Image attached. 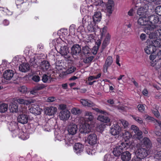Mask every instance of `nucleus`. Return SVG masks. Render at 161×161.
Listing matches in <instances>:
<instances>
[{
	"label": "nucleus",
	"instance_id": "1",
	"mask_svg": "<svg viewBox=\"0 0 161 161\" xmlns=\"http://www.w3.org/2000/svg\"><path fill=\"white\" fill-rule=\"evenodd\" d=\"M91 113L86 111L85 114V117L86 119L84 124L80 125V130L81 132L85 134L88 133L91 131Z\"/></svg>",
	"mask_w": 161,
	"mask_h": 161
},
{
	"label": "nucleus",
	"instance_id": "2",
	"mask_svg": "<svg viewBox=\"0 0 161 161\" xmlns=\"http://www.w3.org/2000/svg\"><path fill=\"white\" fill-rule=\"evenodd\" d=\"M58 52L61 56H64L68 64L73 63L72 58L70 55L69 48L67 45H64L60 46L58 49Z\"/></svg>",
	"mask_w": 161,
	"mask_h": 161
},
{
	"label": "nucleus",
	"instance_id": "3",
	"mask_svg": "<svg viewBox=\"0 0 161 161\" xmlns=\"http://www.w3.org/2000/svg\"><path fill=\"white\" fill-rule=\"evenodd\" d=\"M101 14L100 12H95L92 16L93 23L92 25V30L91 28V36L93 34L96 35V31L97 27V25H96V23L101 20Z\"/></svg>",
	"mask_w": 161,
	"mask_h": 161
},
{
	"label": "nucleus",
	"instance_id": "4",
	"mask_svg": "<svg viewBox=\"0 0 161 161\" xmlns=\"http://www.w3.org/2000/svg\"><path fill=\"white\" fill-rule=\"evenodd\" d=\"M130 146L129 143L126 142H122L120 145L116 146L113 151V153L115 156H120L123 152L124 149L126 150Z\"/></svg>",
	"mask_w": 161,
	"mask_h": 161
},
{
	"label": "nucleus",
	"instance_id": "5",
	"mask_svg": "<svg viewBox=\"0 0 161 161\" xmlns=\"http://www.w3.org/2000/svg\"><path fill=\"white\" fill-rule=\"evenodd\" d=\"M97 120H94L91 119V129L96 130L97 131L102 133L106 127V125L104 123L98 124Z\"/></svg>",
	"mask_w": 161,
	"mask_h": 161
},
{
	"label": "nucleus",
	"instance_id": "6",
	"mask_svg": "<svg viewBox=\"0 0 161 161\" xmlns=\"http://www.w3.org/2000/svg\"><path fill=\"white\" fill-rule=\"evenodd\" d=\"M97 36L96 34V35L93 34L91 36V38L95 41V46H94L91 50V52L94 55L96 54L98 50L99 47L100 46L101 43V40L100 39L97 40V41L96 40L97 39Z\"/></svg>",
	"mask_w": 161,
	"mask_h": 161
},
{
	"label": "nucleus",
	"instance_id": "7",
	"mask_svg": "<svg viewBox=\"0 0 161 161\" xmlns=\"http://www.w3.org/2000/svg\"><path fill=\"white\" fill-rule=\"evenodd\" d=\"M136 155L140 159H144L147 156L148 151L145 148H140L136 150Z\"/></svg>",
	"mask_w": 161,
	"mask_h": 161
},
{
	"label": "nucleus",
	"instance_id": "8",
	"mask_svg": "<svg viewBox=\"0 0 161 161\" xmlns=\"http://www.w3.org/2000/svg\"><path fill=\"white\" fill-rule=\"evenodd\" d=\"M22 114H19L17 118L18 121L22 124H27L28 121L29 117L27 115L24 114L25 112H22Z\"/></svg>",
	"mask_w": 161,
	"mask_h": 161
},
{
	"label": "nucleus",
	"instance_id": "9",
	"mask_svg": "<svg viewBox=\"0 0 161 161\" xmlns=\"http://www.w3.org/2000/svg\"><path fill=\"white\" fill-rule=\"evenodd\" d=\"M113 62V59L112 57L110 56L108 57L103 66V71L104 73L108 72V68L111 65Z\"/></svg>",
	"mask_w": 161,
	"mask_h": 161
},
{
	"label": "nucleus",
	"instance_id": "10",
	"mask_svg": "<svg viewBox=\"0 0 161 161\" xmlns=\"http://www.w3.org/2000/svg\"><path fill=\"white\" fill-rule=\"evenodd\" d=\"M70 114V112L68 110H61L59 113V118L61 120H67L69 118Z\"/></svg>",
	"mask_w": 161,
	"mask_h": 161
},
{
	"label": "nucleus",
	"instance_id": "11",
	"mask_svg": "<svg viewBox=\"0 0 161 161\" xmlns=\"http://www.w3.org/2000/svg\"><path fill=\"white\" fill-rule=\"evenodd\" d=\"M121 129L120 126L116 124L113 125L111 127L110 132L112 135L115 136L119 134Z\"/></svg>",
	"mask_w": 161,
	"mask_h": 161
},
{
	"label": "nucleus",
	"instance_id": "12",
	"mask_svg": "<svg viewBox=\"0 0 161 161\" xmlns=\"http://www.w3.org/2000/svg\"><path fill=\"white\" fill-rule=\"evenodd\" d=\"M85 44V46L82 47V51L85 55L89 56L90 55L91 53V48H90L91 40L89 39L88 41H86Z\"/></svg>",
	"mask_w": 161,
	"mask_h": 161
},
{
	"label": "nucleus",
	"instance_id": "13",
	"mask_svg": "<svg viewBox=\"0 0 161 161\" xmlns=\"http://www.w3.org/2000/svg\"><path fill=\"white\" fill-rule=\"evenodd\" d=\"M100 113L102 114L100 115H99L97 118V119L104 123H108L110 121V119L106 115H104L105 112L103 111H101Z\"/></svg>",
	"mask_w": 161,
	"mask_h": 161
},
{
	"label": "nucleus",
	"instance_id": "14",
	"mask_svg": "<svg viewBox=\"0 0 161 161\" xmlns=\"http://www.w3.org/2000/svg\"><path fill=\"white\" fill-rule=\"evenodd\" d=\"M148 11L146 8L144 7H140L139 8L137 11V14L140 17H148Z\"/></svg>",
	"mask_w": 161,
	"mask_h": 161
},
{
	"label": "nucleus",
	"instance_id": "15",
	"mask_svg": "<svg viewBox=\"0 0 161 161\" xmlns=\"http://www.w3.org/2000/svg\"><path fill=\"white\" fill-rule=\"evenodd\" d=\"M131 129L135 133V135H136V138L140 140L142 137V131L139 130L137 127L134 125H131Z\"/></svg>",
	"mask_w": 161,
	"mask_h": 161
},
{
	"label": "nucleus",
	"instance_id": "16",
	"mask_svg": "<svg viewBox=\"0 0 161 161\" xmlns=\"http://www.w3.org/2000/svg\"><path fill=\"white\" fill-rule=\"evenodd\" d=\"M50 65L47 61L43 60L42 62L39 66L40 69L44 72L47 71L50 68Z\"/></svg>",
	"mask_w": 161,
	"mask_h": 161
},
{
	"label": "nucleus",
	"instance_id": "17",
	"mask_svg": "<svg viewBox=\"0 0 161 161\" xmlns=\"http://www.w3.org/2000/svg\"><path fill=\"white\" fill-rule=\"evenodd\" d=\"M78 130L77 126L75 124H71L69 125L68 129L69 133L72 135H75L77 132Z\"/></svg>",
	"mask_w": 161,
	"mask_h": 161
},
{
	"label": "nucleus",
	"instance_id": "18",
	"mask_svg": "<svg viewBox=\"0 0 161 161\" xmlns=\"http://www.w3.org/2000/svg\"><path fill=\"white\" fill-rule=\"evenodd\" d=\"M14 74V71L12 70H7L3 73V78L6 80H10L13 78Z\"/></svg>",
	"mask_w": 161,
	"mask_h": 161
},
{
	"label": "nucleus",
	"instance_id": "19",
	"mask_svg": "<svg viewBox=\"0 0 161 161\" xmlns=\"http://www.w3.org/2000/svg\"><path fill=\"white\" fill-rule=\"evenodd\" d=\"M145 53L148 54H152L156 50V48L153 46L150 42L144 49Z\"/></svg>",
	"mask_w": 161,
	"mask_h": 161
},
{
	"label": "nucleus",
	"instance_id": "20",
	"mask_svg": "<svg viewBox=\"0 0 161 161\" xmlns=\"http://www.w3.org/2000/svg\"><path fill=\"white\" fill-rule=\"evenodd\" d=\"M17 102L19 104H24L27 105L30 104L34 103L36 101L32 99H31L28 100H25L22 98H19L16 100Z\"/></svg>",
	"mask_w": 161,
	"mask_h": 161
},
{
	"label": "nucleus",
	"instance_id": "21",
	"mask_svg": "<svg viewBox=\"0 0 161 161\" xmlns=\"http://www.w3.org/2000/svg\"><path fill=\"white\" fill-rule=\"evenodd\" d=\"M148 20L152 24H155L161 22L160 20L159 17L157 15H152L148 16Z\"/></svg>",
	"mask_w": 161,
	"mask_h": 161
},
{
	"label": "nucleus",
	"instance_id": "22",
	"mask_svg": "<svg viewBox=\"0 0 161 161\" xmlns=\"http://www.w3.org/2000/svg\"><path fill=\"white\" fill-rule=\"evenodd\" d=\"M71 50V53L72 54L77 55L80 53L81 48L79 44H75L72 47Z\"/></svg>",
	"mask_w": 161,
	"mask_h": 161
},
{
	"label": "nucleus",
	"instance_id": "23",
	"mask_svg": "<svg viewBox=\"0 0 161 161\" xmlns=\"http://www.w3.org/2000/svg\"><path fill=\"white\" fill-rule=\"evenodd\" d=\"M90 140L91 134L89 135L87 137H86L85 139V145L87 146L86 147V152L87 153L90 155Z\"/></svg>",
	"mask_w": 161,
	"mask_h": 161
},
{
	"label": "nucleus",
	"instance_id": "24",
	"mask_svg": "<svg viewBox=\"0 0 161 161\" xmlns=\"http://www.w3.org/2000/svg\"><path fill=\"white\" fill-rule=\"evenodd\" d=\"M57 109L55 107H47L46 108L45 112L48 115H53L57 112Z\"/></svg>",
	"mask_w": 161,
	"mask_h": 161
},
{
	"label": "nucleus",
	"instance_id": "25",
	"mask_svg": "<svg viewBox=\"0 0 161 161\" xmlns=\"http://www.w3.org/2000/svg\"><path fill=\"white\" fill-rule=\"evenodd\" d=\"M30 69V66L28 64L23 63L19 66V70L23 72H26Z\"/></svg>",
	"mask_w": 161,
	"mask_h": 161
},
{
	"label": "nucleus",
	"instance_id": "26",
	"mask_svg": "<svg viewBox=\"0 0 161 161\" xmlns=\"http://www.w3.org/2000/svg\"><path fill=\"white\" fill-rule=\"evenodd\" d=\"M74 148L75 152L78 154H80L83 151L84 146L82 144L78 143L75 144Z\"/></svg>",
	"mask_w": 161,
	"mask_h": 161
},
{
	"label": "nucleus",
	"instance_id": "27",
	"mask_svg": "<svg viewBox=\"0 0 161 161\" xmlns=\"http://www.w3.org/2000/svg\"><path fill=\"white\" fill-rule=\"evenodd\" d=\"M131 158V154L128 151H125L121 154V158L123 161H129Z\"/></svg>",
	"mask_w": 161,
	"mask_h": 161
},
{
	"label": "nucleus",
	"instance_id": "28",
	"mask_svg": "<svg viewBox=\"0 0 161 161\" xmlns=\"http://www.w3.org/2000/svg\"><path fill=\"white\" fill-rule=\"evenodd\" d=\"M114 6V1L112 0H108L107 3V9L108 12L111 14L113 11L112 8Z\"/></svg>",
	"mask_w": 161,
	"mask_h": 161
},
{
	"label": "nucleus",
	"instance_id": "29",
	"mask_svg": "<svg viewBox=\"0 0 161 161\" xmlns=\"http://www.w3.org/2000/svg\"><path fill=\"white\" fill-rule=\"evenodd\" d=\"M148 17H140L138 20V23L141 25H145L147 23Z\"/></svg>",
	"mask_w": 161,
	"mask_h": 161
},
{
	"label": "nucleus",
	"instance_id": "30",
	"mask_svg": "<svg viewBox=\"0 0 161 161\" xmlns=\"http://www.w3.org/2000/svg\"><path fill=\"white\" fill-rule=\"evenodd\" d=\"M158 26L154 24H152V25H149L146 27L147 30H145V32L148 34L149 32L147 31H154V30H157V28L158 27Z\"/></svg>",
	"mask_w": 161,
	"mask_h": 161
},
{
	"label": "nucleus",
	"instance_id": "31",
	"mask_svg": "<svg viewBox=\"0 0 161 161\" xmlns=\"http://www.w3.org/2000/svg\"><path fill=\"white\" fill-rule=\"evenodd\" d=\"M151 43L156 48L157 47H160L161 46V39H157L151 41Z\"/></svg>",
	"mask_w": 161,
	"mask_h": 161
},
{
	"label": "nucleus",
	"instance_id": "32",
	"mask_svg": "<svg viewBox=\"0 0 161 161\" xmlns=\"http://www.w3.org/2000/svg\"><path fill=\"white\" fill-rule=\"evenodd\" d=\"M143 144L147 148H150L152 145L150 141L147 137H145L143 139Z\"/></svg>",
	"mask_w": 161,
	"mask_h": 161
},
{
	"label": "nucleus",
	"instance_id": "33",
	"mask_svg": "<svg viewBox=\"0 0 161 161\" xmlns=\"http://www.w3.org/2000/svg\"><path fill=\"white\" fill-rule=\"evenodd\" d=\"M9 110L11 112H17L18 110V105L17 104L12 103L10 106Z\"/></svg>",
	"mask_w": 161,
	"mask_h": 161
},
{
	"label": "nucleus",
	"instance_id": "34",
	"mask_svg": "<svg viewBox=\"0 0 161 161\" xmlns=\"http://www.w3.org/2000/svg\"><path fill=\"white\" fill-rule=\"evenodd\" d=\"M59 136H58V140H59L60 141H62L64 140L65 142V144L68 145L69 143H72L73 142L71 139H68V137H67L66 136H65V137L63 136V137L61 139L59 138Z\"/></svg>",
	"mask_w": 161,
	"mask_h": 161
},
{
	"label": "nucleus",
	"instance_id": "35",
	"mask_svg": "<svg viewBox=\"0 0 161 161\" xmlns=\"http://www.w3.org/2000/svg\"><path fill=\"white\" fill-rule=\"evenodd\" d=\"M8 106L7 104L3 103L0 105V112L1 113H4L8 109Z\"/></svg>",
	"mask_w": 161,
	"mask_h": 161
},
{
	"label": "nucleus",
	"instance_id": "36",
	"mask_svg": "<svg viewBox=\"0 0 161 161\" xmlns=\"http://www.w3.org/2000/svg\"><path fill=\"white\" fill-rule=\"evenodd\" d=\"M97 135L94 133L91 134V145L97 143Z\"/></svg>",
	"mask_w": 161,
	"mask_h": 161
},
{
	"label": "nucleus",
	"instance_id": "37",
	"mask_svg": "<svg viewBox=\"0 0 161 161\" xmlns=\"http://www.w3.org/2000/svg\"><path fill=\"white\" fill-rule=\"evenodd\" d=\"M110 39V36L109 34H108L104 39L102 44V47L103 48L107 46V44L108 43Z\"/></svg>",
	"mask_w": 161,
	"mask_h": 161
},
{
	"label": "nucleus",
	"instance_id": "38",
	"mask_svg": "<svg viewBox=\"0 0 161 161\" xmlns=\"http://www.w3.org/2000/svg\"><path fill=\"white\" fill-rule=\"evenodd\" d=\"M149 37L150 39H155L158 37L157 30H155V32H150V34L148 33Z\"/></svg>",
	"mask_w": 161,
	"mask_h": 161
},
{
	"label": "nucleus",
	"instance_id": "39",
	"mask_svg": "<svg viewBox=\"0 0 161 161\" xmlns=\"http://www.w3.org/2000/svg\"><path fill=\"white\" fill-rule=\"evenodd\" d=\"M81 103L84 106L90 107L91 105L90 101L87 99H82L80 101Z\"/></svg>",
	"mask_w": 161,
	"mask_h": 161
},
{
	"label": "nucleus",
	"instance_id": "40",
	"mask_svg": "<svg viewBox=\"0 0 161 161\" xmlns=\"http://www.w3.org/2000/svg\"><path fill=\"white\" fill-rule=\"evenodd\" d=\"M51 79V77L47 76L46 74L43 75L42 77V80L45 83H47L49 80L50 81Z\"/></svg>",
	"mask_w": 161,
	"mask_h": 161
},
{
	"label": "nucleus",
	"instance_id": "41",
	"mask_svg": "<svg viewBox=\"0 0 161 161\" xmlns=\"http://www.w3.org/2000/svg\"><path fill=\"white\" fill-rule=\"evenodd\" d=\"M123 137L126 139L125 140L129 139L131 136L130 133L128 131H125L122 133Z\"/></svg>",
	"mask_w": 161,
	"mask_h": 161
},
{
	"label": "nucleus",
	"instance_id": "42",
	"mask_svg": "<svg viewBox=\"0 0 161 161\" xmlns=\"http://www.w3.org/2000/svg\"><path fill=\"white\" fill-rule=\"evenodd\" d=\"M76 68L73 66L68 67V69L66 71L67 74H70L74 72L76 70Z\"/></svg>",
	"mask_w": 161,
	"mask_h": 161
},
{
	"label": "nucleus",
	"instance_id": "43",
	"mask_svg": "<svg viewBox=\"0 0 161 161\" xmlns=\"http://www.w3.org/2000/svg\"><path fill=\"white\" fill-rule=\"evenodd\" d=\"M71 112L74 115H77L80 114L81 113V111L79 108H74L71 109Z\"/></svg>",
	"mask_w": 161,
	"mask_h": 161
},
{
	"label": "nucleus",
	"instance_id": "44",
	"mask_svg": "<svg viewBox=\"0 0 161 161\" xmlns=\"http://www.w3.org/2000/svg\"><path fill=\"white\" fill-rule=\"evenodd\" d=\"M27 90V87L25 86H22L19 88L18 91L21 93H24L26 92Z\"/></svg>",
	"mask_w": 161,
	"mask_h": 161
},
{
	"label": "nucleus",
	"instance_id": "45",
	"mask_svg": "<svg viewBox=\"0 0 161 161\" xmlns=\"http://www.w3.org/2000/svg\"><path fill=\"white\" fill-rule=\"evenodd\" d=\"M137 108L140 112L142 113H144L145 112V108L144 105L138 104L137 106Z\"/></svg>",
	"mask_w": 161,
	"mask_h": 161
},
{
	"label": "nucleus",
	"instance_id": "46",
	"mask_svg": "<svg viewBox=\"0 0 161 161\" xmlns=\"http://www.w3.org/2000/svg\"><path fill=\"white\" fill-rule=\"evenodd\" d=\"M132 116L133 118L138 123L140 124H142V123L143 121L142 118L136 116L135 115H132Z\"/></svg>",
	"mask_w": 161,
	"mask_h": 161
},
{
	"label": "nucleus",
	"instance_id": "47",
	"mask_svg": "<svg viewBox=\"0 0 161 161\" xmlns=\"http://www.w3.org/2000/svg\"><path fill=\"white\" fill-rule=\"evenodd\" d=\"M46 86L44 84H39L35 87L37 90V91L42 90L45 88Z\"/></svg>",
	"mask_w": 161,
	"mask_h": 161
},
{
	"label": "nucleus",
	"instance_id": "48",
	"mask_svg": "<svg viewBox=\"0 0 161 161\" xmlns=\"http://www.w3.org/2000/svg\"><path fill=\"white\" fill-rule=\"evenodd\" d=\"M103 3V0H95L93 4L95 6L101 5Z\"/></svg>",
	"mask_w": 161,
	"mask_h": 161
},
{
	"label": "nucleus",
	"instance_id": "49",
	"mask_svg": "<svg viewBox=\"0 0 161 161\" xmlns=\"http://www.w3.org/2000/svg\"><path fill=\"white\" fill-rule=\"evenodd\" d=\"M156 13L159 15H161V6L157 7L155 9Z\"/></svg>",
	"mask_w": 161,
	"mask_h": 161
},
{
	"label": "nucleus",
	"instance_id": "50",
	"mask_svg": "<svg viewBox=\"0 0 161 161\" xmlns=\"http://www.w3.org/2000/svg\"><path fill=\"white\" fill-rule=\"evenodd\" d=\"M30 113L35 115H37L38 114L37 109L36 108H34L33 107L31 108L30 109Z\"/></svg>",
	"mask_w": 161,
	"mask_h": 161
},
{
	"label": "nucleus",
	"instance_id": "51",
	"mask_svg": "<svg viewBox=\"0 0 161 161\" xmlns=\"http://www.w3.org/2000/svg\"><path fill=\"white\" fill-rule=\"evenodd\" d=\"M31 94L36 95H38V91L34 87L30 91Z\"/></svg>",
	"mask_w": 161,
	"mask_h": 161
},
{
	"label": "nucleus",
	"instance_id": "52",
	"mask_svg": "<svg viewBox=\"0 0 161 161\" xmlns=\"http://www.w3.org/2000/svg\"><path fill=\"white\" fill-rule=\"evenodd\" d=\"M154 158L158 160L161 159V151L157 152L156 154H155Z\"/></svg>",
	"mask_w": 161,
	"mask_h": 161
},
{
	"label": "nucleus",
	"instance_id": "53",
	"mask_svg": "<svg viewBox=\"0 0 161 161\" xmlns=\"http://www.w3.org/2000/svg\"><path fill=\"white\" fill-rule=\"evenodd\" d=\"M86 57L84 59V61L85 63H89L91 62V56L90 55H85Z\"/></svg>",
	"mask_w": 161,
	"mask_h": 161
},
{
	"label": "nucleus",
	"instance_id": "54",
	"mask_svg": "<svg viewBox=\"0 0 161 161\" xmlns=\"http://www.w3.org/2000/svg\"><path fill=\"white\" fill-rule=\"evenodd\" d=\"M151 120H153L154 122L156 124V123L159 126L161 130V121L156 119H155L153 118L152 117L151 118Z\"/></svg>",
	"mask_w": 161,
	"mask_h": 161
},
{
	"label": "nucleus",
	"instance_id": "55",
	"mask_svg": "<svg viewBox=\"0 0 161 161\" xmlns=\"http://www.w3.org/2000/svg\"><path fill=\"white\" fill-rule=\"evenodd\" d=\"M32 79L36 82H38L40 80V78L38 75H35L32 77Z\"/></svg>",
	"mask_w": 161,
	"mask_h": 161
},
{
	"label": "nucleus",
	"instance_id": "56",
	"mask_svg": "<svg viewBox=\"0 0 161 161\" xmlns=\"http://www.w3.org/2000/svg\"><path fill=\"white\" fill-rule=\"evenodd\" d=\"M158 59H155L154 60H152L150 62V65L153 67L155 66L157 64Z\"/></svg>",
	"mask_w": 161,
	"mask_h": 161
},
{
	"label": "nucleus",
	"instance_id": "57",
	"mask_svg": "<svg viewBox=\"0 0 161 161\" xmlns=\"http://www.w3.org/2000/svg\"><path fill=\"white\" fill-rule=\"evenodd\" d=\"M58 108L62 110H66V105L64 104H60Z\"/></svg>",
	"mask_w": 161,
	"mask_h": 161
},
{
	"label": "nucleus",
	"instance_id": "58",
	"mask_svg": "<svg viewBox=\"0 0 161 161\" xmlns=\"http://www.w3.org/2000/svg\"><path fill=\"white\" fill-rule=\"evenodd\" d=\"M121 121L123 125L124 126L125 128L128 127V126L129 125V123L126 120L122 119Z\"/></svg>",
	"mask_w": 161,
	"mask_h": 161
},
{
	"label": "nucleus",
	"instance_id": "59",
	"mask_svg": "<svg viewBox=\"0 0 161 161\" xmlns=\"http://www.w3.org/2000/svg\"><path fill=\"white\" fill-rule=\"evenodd\" d=\"M111 159V156L109 154H106L104 157V161H110Z\"/></svg>",
	"mask_w": 161,
	"mask_h": 161
},
{
	"label": "nucleus",
	"instance_id": "60",
	"mask_svg": "<svg viewBox=\"0 0 161 161\" xmlns=\"http://www.w3.org/2000/svg\"><path fill=\"white\" fill-rule=\"evenodd\" d=\"M153 112L156 117L158 118L160 117V115L159 112L156 109L154 110L153 111Z\"/></svg>",
	"mask_w": 161,
	"mask_h": 161
},
{
	"label": "nucleus",
	"instance_id": "61",
	"mask_svg": "<svg viewBox=\"0 0 161 161\" xmlns=\"http://www.w3.org/2000/svg\"><path fill=\"white\" fill-rule=\"evenodd\" d=\"M156 58L157 59H158V60H161V50H160L159 52H158L156 55Z\"/></svg>",
	"mask_w": 161,
	"mask_h": 161
},
{
	"label": "nucleus",
	"instance_id": "62",
	"mask_svg": "<svg viewBox=\"0 0 161 161\" xmlns=\"http://www.w3.org/2000/svg\"><path fill=\"white\" fill-rule=\"evenodd\" d=\"M35 58L34 57L31 58L30 59V62L32 65H33L35 66V64H36V63L35 62Z\"/></svg>",
	"mask_w": 161,
	"mask_h": 161
},
{
	"label": "nucleus",
	"instance_id": "63",
	"mask_svg": "<svg viewBox=\"0 0 161 161\" xmlns=\"http://www.w3.org/2000/svg\"><path fill=\"white\" fill-rule=\"evenodd\" d=\"M157 31L158 37H160L161 38V27L159 28V27L158 26V27L157 28Z\"/></svg>",
	"mask_w": 161,
	"mask_h": 161
},
{
	"label": "nucleus",
	"instance_id": "64",
	"mask_svg": "<svg viewBox=\"0 0 161 161\" xmlns=\"http://www.w3.org/2000/svg\"><path fill=\"white\" fill-rule=\"evenodd\" d=\"M146 35L144 33L142 34L140 36V39L142 41H144L146 39Z\"/></svg>",
	"mask_w": 161,
	"mask_h": 161
}]
</instances>
